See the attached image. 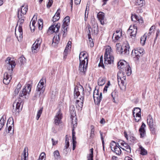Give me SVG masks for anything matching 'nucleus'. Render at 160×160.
<instances>
[{"instance_id":"nucleus-30","label":"nucleus","mask_w":160,"mask_h":160,"mask_svg":"<svg viewBox=\"0 0 160 160\" xmlns=\"http://www.w3.org/2000/svg\"><path fill=\"white\" fill-rule=\"evenodd\" d=\"M147 123L149 125V127L153 126H154L153 120L152 119V117L150 116H149L148 117V118L147 119Z\"/></svg>"},{"instance_id":"nucleus-60","label":"nucleus","mask_w":160,"mask_h":160,"mask_svg":"<svg viewBox=\"0 0 160 160\" xmlns=\"http://www.w3.org/2000/svg\"><path fill=\"white\" fill-rule=\"evenodd\" d=\"M26 153H27V152H26V149L25 148L23 151L24 158H22L21 159H23V160L25 159V160H26V158H27Z\"/></svg>"},{"instance_id":"nucleus-51","label":"nucleus","mask_w":160,"mask_h":160,"mask_svg":"<svg viewBox=\"0 0 160 160\" xmlns=\"http://www.w3.org/2000/svg\"><path fill=\"white\" fill-rule=\"evenodd\" d=\"M120 85H119L120 87V88L121 90H123V88L125 87V85H124V82L123 81L120 82Z\"/></svg>"},{"instance_id":"nucleus-23","label":"nucleus","mask_w":160,"mask_h":160,"mask_svg":"<svg viewBox=\"0 0 160 160\" xmlns=\"http://www.w3.org/2000/svg\"><path fill=\"white\" fill-rule=\"evenodd\" d=\"M121 71L122 73L125 72L128 76L130 75L132 72L131 68L128 64L127 65V66L123 70H121Z\"/></svg>"},{"instance_id":"nucleus-41","label":"nucleus","mask_w":160,"mask_h":160,"mask_svg":"<svg viewBox=\"0 0 160 160\" xmlns=\"http://www.w3.org/2000/svg\"><path fill=\"white\" fill-rule=\"evenodd\" d=\"M91 133L90 138H93L94 136V127L93 125H91Z\"/></svg>"},{"instance_id":"nucleus-5","label":"nucleus","mask_w":160,"mask_h":160,"mask_svg":"<svg viewBox=\"0 0 160 160\" xmlns=\"http://www.w3.org/2000/svg\"><path fill=\"white\" fill-rule=\"evenodd\" d=\"M144 53V49L142 48H138L132 51V55L134 56V59L135 61H138Z\"/></svg>"},{"instance_id":"nucleus-9","label":"nucleus","mask_w":160,"mask_h":160,"mask_svg":"<svg viewBox=\"0 0 160 160\" xmlns=\"http://www.w3.org/2000/svg\"><path fill=\"white\" fill-rule=\"evenodd\" d=\"M32 86L29 84L26 85L24 88L20 92L19 95L20 97H23L25 98H26V96L27 94H29L31 91Z\"/></svg>"},{"instance_id":"nucleus-8","label":"nucleus","mask_w":160,"mask_h":160,"mask_svg":"<svg viewBox=\"0 0 160 160\" xmlns=\"http://www.w3.org/2000/svg\"><path fill=\"white\" fill-rule=\"evenodd\" d=\"M93 97L95 103L98 105H99L102 98V92H101L99 95L98 90H95L93 93Z\"/></svg>"},{"instance_id":"nucleus-31","label":"nucleus","mask_w":160,"mask_h":160,"mask_svg":"<svg viewBox=\"0 0 160 160\" xmlns=\"http://www.w3.org/2000/svg\"><path fill=\"white\" fill-rule=\"evenodd\" d=\"M28 10V5H23L22 6L21 10V12L23 15L25 14Z\"/></svg>"},{"instance_id":"nucleus-47","label":"nucleus","mask_w":160,"mask_h":160,"mask_svg":"<svg viewBox=\"0 0 160 160\" xmlns=\"http://www.w3.org/2000/svg\"><path fill=\"white\" fill-rule=\"evenodd\" d=\"M155 28V26H152L150 28L149 30V32L148 34V36L150 35L153 32V31L154 30V29Z\"/></svg>"},{"instance_id":"nucleus-42","label":"nucleus","mask_w":160,"mask_h":160,"mask_svg":"<svg viewBox=\"0 0 160 160\" xmlns=\"http://www.w3.org/2000/svg\"><path fill=\"white\" fill-rule=\"evenodd\" d=\"M140 154L142 155H146L147 154V151L142 147H140Z\"/></svg>"},{"instance_id":"nucleus-58","label":"nucleus","mask_w":160,"mask_h":160,"mask_svg":"<svg viewBox=\"0 0 160 160\" xmlns=\"http://www.w3.org/2000/svg\"><path fill=\"white\" fill-rule=\"evenodd\" d=\"M74 128L73 127V129H72V140H76V138L75 137V132L74 131Z\"/></svg>"},{"instance_id":"nucleus-3","label":"nucleus","mask_w":160,"mask_h":160,"mask_svg":"<svg viewBox=\"0 0 160 160\" xmlns=\"http://www.w3.org/2000/svg\"><path fill=\"white\" fill-rule=\"evenodd\" d=\"M44 82H46V79L42 78L37 86L36 92L34 96L35 97L39 96L40 94L43 93L44 92L45 87L44 85Z\"/></svg>"},{"instance_id":"nucleus-20","label":"nucleus","mask_w":160,"mask_h":160,"mask_svg":"<svg viewBox=\"0 0 160 160\" xmlns=\"http://www.w3.org/2000/svg\"><path fill=\"white\" fill-rule=\"evenodd\" d=\"M131 19L132 21L136 22V21L138 22L139 23H142L143 20L142 18L140 17L137 16L136 15H132L131 17Z\"/></svg>"},{"instance_id":"nucleus-59","label":"nucleus","mask_w":160,"mask_h":160,"mask_svg":"<svg viewBox=\"0 0 160 160\" xmlns=\"http://www.w3.org/2000/svg\"><path fill=\"white\" fill-rule=\"evenodd\" d=\"M160 34V31L159 29H158L157 30L156 33V37L154 39V42H155V41L156 40L157 37Z\"/></svg>"},{"instance_id":"nucleus-56","label":"nucleus","mask_w":160,"mask_h":160,"mask_svg":"<svg viewBox=\"0 0 160 160\" xmlns=\"http://www.w3.org/2000/svg\"><path fill=\"white\" fill-rule=\"evenodd\" d=\"M150 131L151 132V133L153 134H155V132H156V130H155V128H154V126H152V127H150Z\"/></svg>"},{"instance_id":"nucleus-10","label":"nucleus","mask_w":160,"mask_h":160,"mask_svg":"<svg viewBox=\"0 0 160 160\" xmlns=\"http://www.w3.org/2000/svg\"><path fill=\"white\" fill-rule=\"evenodd\" d=\"M118 144L116 143L114 141H113L111 143V150L114 152L117 155H119L121 153V151L120 148L119 147Z\"/></svg>"},{"instance_id":"nucleus-12","label":"nucleus","mask_w":160,"mask_h":160,"mask_svg":"<svg viewBox=\"0 0 160 160\" xmlns=\"http://www.w3.org/2000/svg\"><path fill=\"white\" fill-rule=\"evenodd\" d=\"M62 116L61 110L59 109L57 113L54 118V123L56 125H58L62 122L61 119Z\"/></svg>"},{"instance_id":"nucleus-19","label":"nucleus","mask_w":160,"mask_h":160,"mask_svg":"<svg viewBox=\"0 0 160 160\" xmlns=\"http://www.w3.org/2000/svg\"><path fill=\"white\" fill-rule=\"evenodd\" d=\"M82 101L77 100L75 102L76 108L79 111H81L82 109L83 105V98H82Z\"/></svg>"},{"instance_id":"nucleus-13","label":"nucleus","mask_w":160,"mask_h":160,"mask_svg":"<svg viewBox=\"0 0 160 160\" xmlns=\"http://www.w3.org/2000/svg\"><path fill=\"white\" fill-rule=\"evenodd\" d=\"M86 52L85 51L81 52L79 56V60L80 62H82L83 63H85V60H86V65L88 64V55H86Z\"/></svg>"},{"instance_id":"nucleus-27","label":"nucleus","mask_w":160,"mask_h":160,"mask_svg":"<svg viewBox=\"0 0 160 160\" xmlns=\"http://www.w3.org/2000/svg\"><path fill=\"white\" fill-rule=\"evenodd\" d=\"M134 29L135 30V31L134 32V30L132 31V27H130L129 29L128 30V32H129L130 33V36H131L135 37L136 33L137 31V29L136 28V27L134 25L133 26Z\"/></svg>"},{"instance_id":"nucleus-4","label":"nucleus","mask_w":160,"mask_h":160,"mask_svg":"<svg viewBox=\"0 0 160 160\" xmlns=\"http://www.w3.org/2000/svg\"><path fill=\"white\" fill-rule=\"evenodd\" d=\"M111 51V48L110 46H108L105 50L104 56V63L105 64H111L112 62L113 61L114 57L110 55Z\"/></svg>"},{"instance_id":"nucleus-28","label":"nucleus","mask_w":160,"mask_h":160,"mask_svg":"<svg viewBox=\"0 0 160 160\" xmlns=\"http://www.w3.org/2000/svg\"><path fill=\"white\" fill-rule=\"evenodd\" d=\"M92 30L94 34H97L98 32V26L97 23H94L92 26Z\"/></svg>"},{"instance_id":"nucleus-14","label":"nucleus","mask_w":160,"mask_h":160,"mask_svg":"<svg viewBox=\"0 0 160 160\" xmlns=\"http://www.w3.org/2000/svg\"><path fill=\"white\" fill-rule=\"evenodd\" d=\"M122 36V31L120 29L117 30L116 31V33L113 34L112 38V40L114 42H116Z\"/></svg>"},{"instance_id":"nucleus-15","label":"nucleus","mask_w":160,"mask_h":160,"mask_svg":"<svg viewBox=\"0 0 160 160\" xmlns=\"http://www.w3.org/2000/svg\"><path fill=\"white\" fill-rule=\"evenodd\" d=\"M60 27V23H58L56 25H52L49 28L48 31H51L53 32H58Z\"/></svg>"},{"instance_id":"nucleus-48","label":"nucleus","mask_w":160,"mask_h":160,"mask_svg":"<svg viewBox=\"0 0 160 160\" xmlns=\"http://www.w3.org/2000/svg\"><path fill=\"white\" fill-rule=\"evenodd\" d=\"M46 154L44 152H42L40 154L39 158L41 160H45Z\"/></svg>"},{"instance_id":"nucleus-50","label":"nucleus","mask_w":160,"mask_h":160,"mask_svg":"<svg viewBox=\"0 0 160 160\" xmlns=\"http://www.w3.org/2000/svg\"><path fill=\"white\" fill-rule=\"evenodd\" d=\"M111 96L113 98V102H115V99L117 96L116 92L114 91L112 92L111 93Z\"/></svg>"},{"instance_id":"nucleus-1","label":"nucleus","mask_w":160,"mask_h":160,"mask_svg":"<svg viewBox=\"0 0 160 160\" xmlns=\"http://www.w3.org/2000/svg\"><path fill=\"white\" fill-rule=\"evenodd\" d=\"M6 62L7 63L6 66L8 72H5L4 74L3 83L6 84H8L12 79V75L13 68L15 67L16 64L14 61L11 60V58L9 57L7 58L6 60Z\"/></svg>"},{"instance_id":"nucleus-40","label":"nucleus","mask_w":160,"mask_h":160,"mask_svg":"<svg viewBox=\"0 0 160 160\" xmlns=\"http://www.w3.org/2000/svg\"><path fill=\"white\" fill-rule=\"evenodd\" d=\"M93 149L92 148L90 149L91 153L87 157L88 160H93Z\"/></svg>"},{"instance_id":"nucleus-53","label":"nucleus","mask_w":160,"mask_h":160,"mask_svg":"<svg viewBox=\"0 0 160 160\" xmlns=\"http://www.w3.org/2000/svg\"><path fill=\"white\" fill-rule=\"evenodd\" d=\"M71 44L72 42L71 41H69L68 42L66 47L65 49V51H68V50L69 49V47L70 46H71Z\"/></svg>"},{"instance_id":"nucleus-43","label":"nucleus","mask_w":160,"mask_h":160,"mask_svg":"<svg viewBox=\"0 0 160 160\" xmlns=\"http://www.w3.org/2000/svg\"><path fill=\"white\" fill-rule=\"evenodd\" d=\"M42 111V108H41L38 111L37 115L36 116V118L37 120H38L39 118Z\"/></svg>"},{"instance_id":"nucleus-54","label":"nucleus","mask_w":160,"mask_h":160,"mask_svg":"<svg viewBox=\"0 0 160 160\" xmlns=\"http://www.w3.org/2000/svg\"><path fill=\"white\" fill-rule=\"evenodd\" d=\"M88 29L89 30V33L88 34V38H89V41L90 42L91 40L90 39H91L92 40V38H91L90 31L89 29L91 28V27L90 25H89L88 26Z\"/></svg>"},{"instance_id":"nucleus-35","label":"nucleus","mask_w":160,"mask_h":160,"mask_svg":"<svg viewBox=\"0 0 160 160\" xmlns=\"http://www.w3.org/2000/svg\"><path fill=\"white\" fill-rule=\"evenodd\" d=\"M72 118V124L73 125V128H75L77 126V122L76 121L77 118L75 116L71 117Z\"/></svg>"},{"instance_id":"nucleus-55","label":"nucleus","mask_w":160,"mask_h":160,"mask_svg":"<svg viewBox=\"0 0 160 160\" xmlns=\"http://www.w3.org/2000/svg\"><path fill=\"white\" fill-rule=\"evenodd\" d=\"M12 129V125H9L8 127V131L9 133H10L11 134L12 133H13V130H12V131H11V130Z\"/></svg>"},{"instance_id":"nucleus-52","label":"nucleus","mask_w":160,"mask_h":160,"mask_svg":"<svg viewBox=\"0 0 160 160\" xmlns=\"http://www.w3.org/2000/svg\"><path fill=\"white\" fill-rule=\"evenodd\" d=\"M42 42V39L40 38L37 39L36 41L34 43H36V44H38L40 45V44Z\"/></svg>"},{"instance_id":"nucleus-17","label":"nucleus","mask_w":160,"mask_h":160,"mask_svg":"<svg viewBox=\"0 0 160 160\" xmlns=\"http://www.w3.org/2000/svg\"><path fill=\"white\" fill-rule=\"evenodd\" d=\"M121 144L123 147V148H122L123 150L126 151L128 153H131V148L127 143H126L124 141H122V142L121 143Z\"/></svg>"},{"instance_id":"nucleus-64","label":"nucleus","mask_w":160,"mask_h":160,"mask_svg":"<svg viewBox=\"0 0 160 160\" xmlns=\"http://www.w3.org/2000/svg\"><path fill=\"white\" fill-rule=\"evenodd\" d=\"M100 134L101 138V139L102 140V143H103V144L104 143V138L102 136V132H101V131H100Z\"/></svg>"},{"instance_id":"nucleus-2","label":"nucleus","mask_w":160,"mask_h":160,"mask_svg":"<svg viewBox=\"0 0 160 160\" xmlns=\"http://www.w3.org/2000/svg\"><path fill=\"white\" fill-rule=\"evenodd\" d=\"M18 21L17 26L19 25L18 33L19 35V38L20 39V40H21V39L22 38V24L24 22V17L21 13L20 14L18 11Z\"/></svg>"},{"instance_id":"nucleus-45","label":"nucleus","mask_w":160,"mask_h":160,"mask_svg":"<svg viewBox=\"0 0 160 160\" xmlns=\"http://www.w3.org/2000/svg\"><path fill=\"white\" fill-rule=\"evenodd\" d=\"M67 135L66 136V140H65V148L66 149H67L69 146V139L67 137Z\"/></svg>"},{"instance_id":"nucleus-7","label":"nucleus","mask_w":160,"mask_h":160,"mask_svg":"<svg viewBox=\"0 0 160 160\" xmlns=\"http://www.w3.org/2000/svg\"><path fill=\"white\" fill-rule=\"evenodd\" d=\"M116 51L117 52L119 53V54L122 55L128 54L129 53V46L128 45H127L123 48L120 45L119 43L117 44L116 45Z\"/></svg>"},{"instance_id":"nucleus-62","label":"nucleus","mask_w":160,"mask_h":160,"mask_svg":"<svg viewBox=\"0 0 160 160\" xmlns=\"http://www.w3.org/2000/svg\"><path fill=\"white\" fill-rule=\"evenodd\" d=\"M141 116H138L137 115H135V117H134L135 121L137 122H138L139 121V120H140V119L141 118Z\"/></svg>"},{"instance_id":"nucleus-36","label":"nucleus","mask_w":160,"mask_h":160,"mask_svg":"<svg viewBox=\"0 0 160 160\" xmlns=\"http://www.w3.org/2000/svg\"><path fill=\"white\" fill-rule=\"evenodd\" d=\"M40 46V45L36 44V43H34L32 45V51L34 52H36L37 49Z\"/></svg>"},{"instance_id":"nucleus-37","label":"nucleus","mask_w":160,"mask_h":160,"mask_svg":"<svg viewBox=\"0 0 160 160\" xmlns=\"http://www.w3.org/2000/svg\"><path fill=\"white\" fill-rule=\"evenodd\" d=\"M5 123V120H4V116H3L0 120V131L1 130Z\"/></svg>"},{"instance_id":"nucleus-26","label":"nucleus","mask_w":160,"mask_h":160,"mask_svg":"<svg viewBox=\"0 0 160 160\" xmlns=\"http://www.w3.org/2000/svg\"><path fill=\"white\" fill-rule=\"evenodd\" d=\"M133 115L134 117L135 116H141V110L139 108H135L133 110Z\"/></svg>"},{"instance_id":"nucleus-44","label":"nucleus","mask_w":160,"mask_h":160,"mask_svg":"<svg viewBox=\"0 0 160 160\" xmlns=\"http://www.w3.org/2000/svg\"><path fill=\"white\" fill-rule=\"evenodd\" d=\"M18 61L20 62L21 64H23L25 62V58L24 57L22 56L19 58Z\"/></svg>"},{"instance_id":"nucleus-34","label":"nucleus","mask_w":160,"mask_h":160,"mask_svg":"<svg viewBox=\"0 0 160 160\" xmlns=\"http://www.w3.org/2000/svg\"><path fill=\"white\" fill-rule=\"evenodd\" d=\"M14 121L13 118L12 117H10L8 119L7 122V127L9 125H12L13 126L14 125Z\"/></svg>"},{"instance_id":"nucleus-11","label":"nucleus","mask_w":160,"mask_h":160,"mask_svg":"<svg viewBox=\"0 0 160 160\" xmlns=\"http://www.w3.org/2000/svg\"><path fill=\"white\" fill-rule=\"evenodd\" d=\"M21 102L17 101L14 102L13 104L12 112L13 115H16L17 113H18L20 110Z\"/></svg>"},{"instance_id":"nucleus-16","label":"nucleus","mask_w":160,"mask_h":160,"mask_svg":"<svg viewBox=\"0 0 160 160\" xmlns=\"http://www.w3.org/2000/svg\"><path fill=\"white\" fill-rule=\"evenodd\" d=\"M128 63L124 60H120L118 63V67L121 71L125 68Z\"/></svg>"},{"instance_id":"nucleus-24","label":"nucleus","mask_w":160,"mask_h":160,"mask_svg":"<svg viewBox=\"0 0 160 160\" xmlns=\"http://www.w3.org/2000/svg\"><path fill=\"white\" fill-rule=\"evenodd\" d=\"M85 63H83L82 62H80L79 67V71L81 72L85 73L87 70L86 65V67H84Z\"/></svg>"},{"instance_id":"nucleus-22","label":"nucleus","mask_w":160,"mask_h":160,"mask_svg":"<svg viewBox=\"0 0 160 160\" xmlns=\"http://www.w3.org/2000/svg\"><path fill=\"white\" fill-rule=\"evenodd\" d=\"M60 12L61 10L60 9H58L54 16L52 17V22H54L59 20L60 18Z\"/></svg>"},{"instance_id":"nucleus-46","label":"nucleus","mask_w":160,"mask_h":160,"mask_svg":"<svg viewBox=\"0 0 160 160\" xmlns=\"http://www.w3.org/2000/svg\"><path fill=\"white\" fill-rule=\"evenodd\" d=\"M117 77H118V85H120L119 84H120V82H122V81H123L122 79L125 80V77H123L122 78V79L121 77H120L119 76L118 74Z\"/></svg>"},{"instance_id":"nucleus-33","label":"nucleus","mask_w":160,"mask_h":160,"mask_svg":"<svg viewBox=\"0 0 160 160\" xmlns=\"http://www.w3.org/2000/svg\"><path fill=\"white\" fill-rule=\"evenodd\" d=\"M80 94V92L79 91V89L78 87H76L74 88V95L75 98L79 97Z\"/></svg>"},{"instance_id":"nucleus-61","label":"nucleus","mask_w":160,"mask_h":160,"mask_svg":"<svg viewBox=\"0 0 160 160\" xmlns=\"http://www.w3.org/2000/svg\"><path fill=\"white\" fill-rule=\"evenodd\" d=\"M52 3L53 1H49V2L47 5V8H49L52 5Z\"/></svg>"},{"instance_id":"nucleus-21","label":"nucleus","mask_w":160,"mask_h":160,"mask_svg":"<svg viewBox=\"0 0 160 160\" xmlns=\"http://www.w3.org/2000/svg\"><path fill=\"white\" fill-rule=\"evenodd\" d=\"M61 34L59 33L58 35L54 36L53 38L52 44L55 46L58 44L60 41V37H61Z\"/></svg>"},{"instance_id":"nucleus-32","label":"nucleus","mask_w":160,"mask_h":160,"mask_svg":"<svg viewBox=\"0 0 160 160\" xmlns=\"http://www.w3.org/2000/svg\"><path fill=\"white\" fill-rule=\"evenodd\" d=\"M135 2L136 5L141 7L143 6L145 3V1L144 0H135Z\"/></svg>"},{"instance_id":"nucleus-39","label":"nucleus","mask_w":160,"mask_h":160,"mask_svg":"<svg viewBox=\"0 0 160 160\" xmlns=\"http://www.w3.org/2000/svg\"><path fill=\"white\" fill-rule=\"evenodd\" d=\"M53 154L55 159H58L60 158V156L59 152L58 150L54 151Z\"/></svg>"},{"instance_id":"nucleus-6","label":"nucleus","mask_w":160,"mask_h":160,"mask_svg":"<svg viewBox=\"0 0 160 160\" xmlns=\"http://www.w3.org/2000/svg\"><path fill=\"white\" fill-rule=\"evenodd\" d=\"M63 23L62 25L61 30L63 32L62 36L63 37H65L67 35L68 27L70 23L69 17L67 16L65 17L63 19Z\"/></svg>"},{"instance_id":"nucleus-18","label":"nucleus","mask_w":160,"mask_h":160,"mask_svg":"<svg viewBox=\"0 0 160 160\" xmlns=\"http://www.w3.org/2000/svg\"><path fill=\"white\" fill-rule=\"evenodd\" d=\"M145 124L144 122H142V125L139 130L140 133L141 138L144 137L146 135V131L145 129Z\"/></svg>"},{"instance_id":"nucleus-63","label":"nucleus","mask_w":160,"mask_h":160,"mask_svg":"<svg viewBox=\"0 0 160 160\" xmlns=\"http://www.w3.org/2000/svg\"><path fill=\"white\" fill-rule=\"evenodd\" d=\"M52 145L53 146H54L58 143V141H54L53 138H52Z\"/></svg>"},{"instance_id":"nucleus-38","label":"nucleus","mask_w":160,"mask_h":160,"mask_svg":"<svg viewBox=\"0 0 160 160\" xmlns=\"http://www.w3.org/2000/svg\"><path fill=\"white\" fill-rule=\"evenodd\" d=\"M70 112L71 114V117L75 116V108L73 106L70 107Z\"/></svg>"},{"instance_id":"nucleus-57","label":"nucleus","mask_w":160,"mask_h":160,"mask_svg":"<svg viewBox=\"0 0 160 160\" xmlns=\"http://www.w3.org/2000/svg\"><path fill=\"white\" fill-rule=\"evenodd\" d=\"M72 148L73 150H74L75 148L76 142L75 140H72Z\"/></svg>"},{"instance_id":"nucleus-25","label":"nucleus","mask_w":160,"mask_h":160,"mask_svg":"<svg viewBox=\"0 0 160 160\" xmlns=\"http://www.w3.org/2000/svg\"><path fill=\"white\" fill-rule=\"evenodd\" d=\"M97 17L100 22L103 25L104 23V14L102 12H99L97 14Z\"/></svg>"},{"instance_id":"nucleus-29","label":"nucleus","mask_w":160,"mask_h":160,"mask_svg":"<svg viewBox=\"0 0 160 160\" xmlns=\"http://www.w3.org/2000/svg\"><path fill=\"white\" fill-rule=\"evenodd\" d=\"M106 78H100L98 81V84L99 86H102L105 83L106 79Z\"/></svg>"},{"instance_id":"nucleus-49","label":"nucleus","mask_w":160,"mask_h":160,"mask_svg":"<svg viewBox=\"0 0 160 160\" xmlns=\"http://www.w3.org/2000/svg\"><path fill=\"white\" fill-rule=\"evenodd\" d=\"M146 38L144 36L142 37L141 38V43L143 45H144L146 41Z\"/></svg>"}]
</instances>
